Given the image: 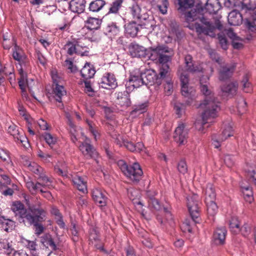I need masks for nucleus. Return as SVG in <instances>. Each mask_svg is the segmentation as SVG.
<instances>
[{
  "label": "nucleus",
  "instance_id": "f257e3e1",
  "mask_svg": "<svg viewBox=\"0 0 256 256\" xmlns=\"http://www.w3.org/2000/svg\"><path fill=\"white\" fill-rule=\"evenodd\" d=\"M209 78L202 76L200 79V88L205 96L204 102L200 104V107L204 110L202 115V120H196L194 124L196 128L201 132H204L206 128L215 122L220 110L218 104L214 100V94L208 87Z\"/></svg>",
  "mask_w": 256,
  "mask_h": 256
},
{
  "label": "nucleus",
  "instance_id": "f03ea898",
  "mask_svg": "<svg viewBox=\"0 0 256 256\" xmlns=\"http://www.w3.org/2000/svg\"><path fill=\"white\" fill-rule=\"evenodd\" d=\"M149 50L150 59L152 61H156L162 64L159 74L160 78H164L170 68L168 63L171 62L174 56L172 50L162 44L150 47Z\"/></svg>",
  "mask_w": 256,
  "mask_h": 256
},
{
  "label": "nucleus",
  "instance_id": "7ed1b4c3",
  "mask_svg": "<svg viewBox=\"0 0 256 256\" xmlns=\"http://www.w3.org/2000/svg\"><path fill=\"white\" fill-rule=\"evenodd\" d=\"M69 125L70 126V132L72 134L71 140L73 142L75 143L79 139V142H81V144L79 146V148L83 154L87 158H92L96 156V152L90 144V139L84 136L83 134H82L80 137L77 138L78 135L75 134L76 132L75 126L70 120Z\"/></svg>",
  "mask_w": 256,
  "mask_h": 256
},
{
  "label": "nucleus",
  "instance_id": "20e7f679",
  "mask_svg": "<svg viewBox=\"0 0 256 256\" xmlns=\"http://www.w3.org/2000/svg\"><path fill=\"white\" fill-rule=\"evenodd\" d=\"M178 73L180 75L182 94L188 98L186 100V104L192 105L196 99V90L194 88L189 86V78L186 72L178 69Z\"/></svg>",
  "mask_w": 256,
  "mask_h": 256
},
{
  "label": "nucleus",
  "instance_id": "39448f33",
  "mask_svg": "<svg viewBox=\"0 0 256 256\" xmlns=\"http://www.w3.org/2000/svg\"><path fill=\"white\" fill-rule=\"evenodd\" d=\"M30 210L32 214L31 216H28L26 220L30 224H33L35 226V233L37 235H40L42 232L44 228L39 222L45 220L46 212L44 209L40 208L32 207Z\"/></svg>",
  "mask_w": 256,
  "mask_h": 256
},
{
  "label": "nucleus",
  "instance_id": "423d86ee",
  "mask_svg": "<svg viewBox=\"0 0 256 256\" xmlns=\"http://www.w3.org/2000/svg\"><path fill=\"white\" fill-rule=\"evenodd\" d=\"M115 138L116 143L120 146H125L128 150L132 152H144L148 155V153L142 142H138L136 144L126 140L123 136L118 134Z\"/></svg>",
  "mask_w": 256,
  "mask_h": 256
},
{
  "label": "nucleus",
  "instance_id": "0eeeda50",
  "mask_svg": "<svg viewBox=\"0 0 256 256\" xmlns=\"http://www.w3.org/2000/svg\"><path fill=\"white\" fill-rule=\"evenodd\" d=\"M52 78L54 82L53 94L56 100L59 102H62V96L66 94V91L64 86L61 84H62V78H60L56 72H52Z\"/></svg>",
  "mask_w": 256,
  "mask_h": 256
},
{
  "label": "nucleus",
  "instance_id": "6e6552de",
  "mask_svg": "<svg viewBox=\"0 0 256 256\" xmlns=\"http://www.w3.org/2000/svg\"><path fill=\"white\" fill-rule=\"evenodd\" d=\"M144 84V78H142V72L136 69L130 73L128 80L126 82V87L127 91L130 92Z\"/></svg>",
  "mask_w": 256,
  "mask_h": 256
},
{
  "label": "nucleus",
  "instance_id": "1a4fd4ad",
  "mask_svg": "<svg viewBox=\"0 0 256 256\" xmlns=\"http://www.w3.org/2000/svg\"><path fill=\"white\" fill-rule=\"evenodd\" d=\"M198 199V196L196 194H192L187 197V206L193 221L196 222H198L200 216Z\"/></svg>",
  "mask_w": 256,
  "mask_h": 256
},
{
  "label": "nucleus",
  "instance_id": "9d476101",
  "mask_svg": "<svg viewBox=\"0 0 256 256\" xmlns=\"http://www.w3.org/2000/svg\"><path fill=\"white\" fill-rule=\"evenodd\" d=\"M188 138V130L186 128V126L182 122H180L174 130V139L180 145L185 144Z\"/></svg>",
  "mask_w": 256,
  "mask_h": 256
},
{
  "label": "nucleus",
  "instance_id": "9b49d317",
  "mask_svg": "<svg viewBox=\"0 0 256 256\" xmlns=\"http://www.w3.org/2000/svg\"><path fill=\"white\" fill-rule=\"evenodd\" d=\"M143 174L142 170L137 162H134L132 165L129 166L124 175L130 180L138 182L142 178Z\"/></svg>",
  "mask_w": 256,
  "mask_h": 256
},
{
  "label": "nucleus",
  "instance_id": "f8f14e48",
  "mask_svg": "<svg viewBox=\"0 0 256 256\" xmlns=\"http://www.w3.org/2000/svg\"><path fill=\"white\" fill-rule=\"evenodd\" d=\"M32 207H35V206H30L28 210H26L24 208V205L20 202L15 201L12 203L11 209L16 216H18L22 219H26V220L28 216H31L32 214L30 210Z\"/></svg>",
  "mask_w": 256,
  "mask_h": 256
},
{
  "label": "nucleus",
  "instance_id": "ddd939ff",
  "mask_svg": "<svg viewBox=\"0 0 256 256\" xmlns=\"http://www.w3.org/2000/svg\"><path fill=\"white\" fill-rule=\"evenodd\" d=\"M18 72L20 75V78L18 80V85L21 90L22 96L26 97V86H28L29 90L31 92L32 86L34 82L32 78L28 80L27 79L26 74L24 72L22 68H20L18 70Z\"/></svg>",
  "mask_w": 256,
  "mask_h": 256
},
{
  "label": "nucleus",
  "instance_id": "4468645a",
  "mask_svg": "<svg viewBox=\"0 0 256 256\" xmlns=\"http://www.w3.org/2000/svg\"><path fill=\"white\" fill-rule=\"evenodd\" d=\"M100 86L106 89H114L117 87L118 83L114 74L106 73L100 78L99 82Z\"/></svg>",
  "mask_w": 256,
  "mask_h": 256
},
{
  "label": "nucleus",
  "instance_id": "2eb2a0df",
  "mask_svg": "<svg viewBox=\"0 0 256 256\" xmlns=\"http://www.w3.org/2000/svg\"><path fill=\"white\" fill-rule=\"evenodd\" d=\"M201 22L203 24L202 26H200L198 24H195V28L196 32L198 33H204L212 37L214 36V26L210 24V22H206L204 18L201 20Z\"/></svg>",
  "mask_w": 256,
  "mask_h": 256
},
{
  "label": "nucleus",
  "instance_id": "dca6fc26",
  "mask_svg": "<svg viewBox=\"0 0 256 256\" xmlns=\"http://www.w3.org/2000/svg\"><path fill=\"white\" fill-rule=\"evenodd\" d=\"M226 233L227 231L224 227L216 228L212 236V244L216 246L224 244L225 242Z\"/></svg>",
  "mask_w": 256,
  "mask_h": 256
},
{
  "label": "nucleus",
  "instance_id": "f3484780",
  "mask_svg": "<svg viewBox=\"0 0 256 256\" xmlns=\"http://www.w3.org/2000/svg\"><path fill=\"white\" fill-rule=\"evenodd\" d=\"M142 78H144V84L152 85L155 84H160V78L155 71L152 70H146L144 72H142Z\"/></svg>",
  "mask_w": 256,
  "mask_h": 256
},
{
  "label": "nucleus",
  "instance_id": "a211bd4d",
  "mask_svg": "<svg viewBox=\"0 0 256 256\" xmlns=\"http://www.w3.org/2000/svg\"><path fill=\"white\" fill-rule=\"evenodd\" d=\"M236 64L233 63L230 66H226L221 68L219 71V79L221 81H224L228 79L233 73Z\"/></svg>",
  "mask_w": 256,
  "mask_h": 256
},
{
  "label": "nucleus",
  "instance_id": "6ab92c4d",
  "mask_svg": "<svg viewBox=\"0 0 256 256\" xmlns=\"http://www.w3.org/2000/svg\"><path fill=\"white\" fill-rule=\"evenodd\" d=\"M186 70L192 73H196L202 70V68L200 64H194L192 62V58L190 55H186L184 58Z\"/></svg>",
  "mask_w": 256,
  "mask_h": 256
},
{
  "label": "nucleus",
  "instance_id": "aec40b11",
  "mask_svg": "<svg viewBox=\"0 0 256 256\" xmlns=\"http://www.w3.org/2000/svg\"><path fill=\"white\" fill-rule=\"evenodd\" d=\"M129 52L132 57H145L146 54V48L136 44H132L130 46Z\"/></svg>",
  "mask_w": 256,
  "mask_h": 256
},
{
  "label": "nucleus",
  "instance_id": "412c9836",
  "mask_svg": "<svg viewBox=\"0 0 256 256\" xmlns=\"http://www.w3.org/2000/svg\"><path fill=\"white\" fill-rule=\"evenodd\" d=\"M84 0H72L69 3V8L72 12L81 14L85 9Z\"/></svg>",
  "mask_w": 256,
  "mask_h": 256
},
{
  "label": "nucleus",
  "instance_id": "4be33fe9",
  "mask_svg": "<svg viewBox=\"0 0 256 256\" xmlns=\"http://www.w3.org/2000/svg\"><path fill=\"white\" fill-rule=\"evenodd\" d=\"M205 202H210L215 201L216 193L212 184H208L204 190Z\"/></svg>",
  "mask_w": 256,
  "mask_h": 256
},
{
  "label": "nucleus",
  "instance_id": "5701e85b",
  "mask_svg": "<svg viewBox=\"0 0 256 256\" xmlns=\"http://www.w3.org/2000/svg\"><path fill=\"white\" fill-rule=\"evenodd\" d=\"M92 196L96 203L100 206H103L106 204V198L102 190L98 188H94L92 190Z\"/></svg>",
  "mask_w": 256,
  "mask_h": 256
},
{
  "label": "nucleus",
  "instance_id": "b1692460",
  "mask_svg": "<svg viewBox=\"0 0 256 256\" xmlns=\"http://www.w3.org/2000/svg\"><path fill=\"white\" fill-rule=\"evenodd\" d=\"M228 24L231 26H238L242 22V14L236 10L230 12L228 16Z\"/></svg>",
  "mask_w": 256,
  "mask_h": 256
},
{
  "label": "nucleus",
  "instance_id": "393cba45",
  "mask_svg": "<svg viewBox=\"0 0 256 256\" xmlns=\"http://www.w3.org/2000/svg\"><path fill=\"white\" fill-rule=\"evenodd\" d=\"M116 98L117 104L122 108H128L131 104V101L127 92H118Z\"/></svg>",
  "mask_w": 256,
  "mask_h": 256
},
{
  "label": "nucleus",
  "instance_id": "a878e982",
  "mask_svg": "<svg viewBox=\"0 0 256 256\" xmlns=\"http://www.w3.org/2000/svg\"><path fill=\"white\" fill-rule=\"evenodd\" d=\"M96 73V70L93 66L86 62L80 70V74L84 80H88L93 78Z\"/></svg>",
  "mask_w": 256,
  "mask_h": 256
},
{
  "label": "nucleus",
  "instance_id": "bb28decb",
  "mask_svg": "<svg viewBox=\"0 0 256 256\" xmlns=\"http://www.w3.org/2000/svg\"><path fill=\"white\" fill-rule=\"evenodd\" d=\"M148 106V102L136 104L133 107L132 110L130 112V116L132 117L136 116L146 112Z\"/></svg>",
  "mask_w": 256,
  "mask_h": 256
},
{
  "label": "nucleus",
  "instance_id": "cd10ccee",
  "mask_svg": "<svg viewBox=\"0 0 256 256\" xmlns=\"http://www.w3.org/2000/svg\"><path fill=\"white\" fill-rule=\"evenodd\" d=\"M0 250L7 255L12 254L14 250L12 246V242H9L8 240L6 238H0Z\"/></svg>",
  "mask_w": 256,
  "mask_h": 256
},
{
  "label": "nucleus",
  "instance_id": "c85d7f7f",
  "mask_svg": "<svg viewBox=\"0 0 256 256\" xmlns=\"http://www.w3.org/2000/svg\"><path fill=\"white\" fill-rule=\"evenodd\" d=\"M221 8V5L218 0H208L206 9L210 13L215 14Z\"/></svg>",
  "mask_w": 256,
  "mask_h": 256
},
{
  "label": "nucleus",
  "instance_id": "c756f323",
  "mask_svg": "<svg viewBox=\"0 0 256 256\" xmlns=\"http://www.w3.org/2000/svg\"><path fill=\"white\" fill-rule=\"evenodd\" d=\"M72 182L74 186L80 190L85 192L87 190L86 182L82 177L76 176L72 178Z\"/></svg>",
  "mask_w": 256,
  "mask_h": 256
},
{
  "label": "nucleus",
  "instance_id": "7c9ffc66",
  "mask_svg": "<svg viewBox=\"0 0 256 256\" xmlns=\"http://www.w3.org/2000/svg\"><path fill=\"white\" fill-rule=\"evenodd\" d=\"M24 244L26 248L30 250L32 256L38 255L39 248L36 240H26Z\"/></svg>",
  "mask_w": 256,
  "mask_h": 256
},
{
  "label": "nucleus",
  "instance_id": "2f4dec72",
  "mask_svg": "<svg viewBox=\"0 0 256 256\" xmlns=\"http://www.w3.org/2000/svg\"><path fill=\"white\" fill-rule=\"evenodd\" d=\"M104 32L106 34L112 36H115L120 32V28L115 23L112 22L108 24L104 28Z\"/></svg>",
  "mask_w": 256,
  "mask_h": 256
},
{
  "label": "nucleus",
  "instance_id": "473e14b6",
  "mask_svg": "<svg viewBox=\"0 0 256 256\" xmlns=\"http://www.w3.org/2000/svg\"><path fill=\"white\" fill-rule=\"evenodd\" d=\"M54 170L56 174L62 176H67L68 168L64 162H58L54 166Z\"/></svg>",
  "mask_w": 256,
  "mask_h": 256
},
{
  "label": "nucleus",
  "instance_id": "72a5a7b5",
  "mask_svg": "<svg viewBox=\"0 0 256 256\" xmlns=\"http://www.w3.org/2000/svg\"><path fill=\"white\" fill-rule=\"evenodd\" d=\"M88 28L92 30L98 29L101 24V20L95 18L90 17L86 21Z\"/></svg>",
  "mask_w": 256,
  "mask_h": 256
},
{
  "label": "nucleus",
  "instance_id": "f704fd0d",
  "mask_svg": "<svg viewBox=\"0 0 256 256\" xmlns=\"http://www.w3.org/2000/svg\"><path fill=\"white\" fill-rule=\"evenodd\" d=\"M26 186L32 194H35L38 191L40 192H44V190L42 188V185L40 182L34 184L32 181H29L26 183Z\"/></svg>",
  "mask_w": 256,
  "mask_h": 256
},
{
  "label": "nucleus",
  "instance_id": "c9c22d12",
  "mask_svg": "<svg viewBox=\"0 0 256 256\" xmlns=\"http://www.w3.org/2000/svg\"><path fill=\"white\" fill-rule=\"evenodd\" d=\"M241 190L245 200L249 203H251L254 200L252 188L248 186H241Z\"/></svg>",
  "mask_w": 256,
  "mask_h": 256
},
{
  "label": "nucleus",
  "instance_id": "e433bc0d",
  "mask_svg": "<svg viewBox=\"0 0 256 256\" xmlns=\"http://www.w3.org/2000/svg\"><path fill=\"white\" fill-rule=\"evenodd\" d=\"M42 242L45 247L52 250H56V246L50 235L44 236L42 239Z\"/></svg>",
  "mask_w": 256,
  "mask_h": 256
},
{
  "label": "nucleus",
  "instance_id": "4c0bfd02",
  "mask_svg": "<svg viewBox=\"0 0 256 256\" xmlns=\"http://www.w3.org/2000/svg\"><path fill=\"white\" fill-rule=\"evenodd\" d=\"M238 84L236 82H232L226 86H224L222 87V91L228 94V95H232L235 94L238 89Z\"/></svg>",
  "mask_w": 256,
  "mask_h": 256
},
{
  "label": "nucleus",
  "instance_id": "58836bf2",
  "mask_svg": "<svg viewBox=\"0 0 256 256\" xmlns=\"http://www.w3.org/2000/svg\"><path fill=\"white\" fill-rule=\"evenodd\" d=\"M106 4L104 0H95L90 2L89 9L90 11L96 12L100 11Z\"/></svg>",
  "mask_w": 256,
  "mask_h": 256
},
{
  "label": "nucleus",
  "instance_id": "ea45409f",
  "mask_svg": "<svg viewBox=\"0 0 256 256\" xmlns=\"http://www.w3.org/2000/svg\"><path fill=\"white\" fill-rule=\"evenodd\" d=\"M230 228L231 231L235 234L240 232V224L236 216H232L229 222Z\"/></svg>",
  "mask_w": 256,
  "mask_h": 256
},
{
  "label": "nucleus",
  "instance_id": "a19ab883",
  "mask_svg": "<svg viewBox=\"0 0 256 256\" xmlns=\"http://www.w3.org/2000/svg\"><path fill=\"white\" fill-rule=\"evenodd\" d=\"M126 33L132 37H134L136 36L138 28L136 22H132L126 26Z\"/></svg>",
  "mask_w": 256,
  "mask_h": 256
},
{
  "label": "nucleus",
  "instance_id": "79ce46f5",
  "mask_svg": "<svg viewBox=\"0 0 256 256\" xmlns=\"http://www.w3.org/2000/svg\"><path fill=\"white\" fill-rule=\"evenodd\" d=\"M240 88L245 92H250L252 90V86L249 82L247 75H246L240 83Z\"/></svg>",
  "mask_w": 256,
  "mask_h": 256
},
{
  "label": "nucleus",
  "instance_id": "37998d69",
  "mask_svg": "<svg viewBox=\"0 0 256 256\" xmlns=\"http://www.w3.org/2000/svg\"><path fill=\"white\" fill-rule=\"evenodd\" d=\"M207 207V212L209 216L214 217L218 212V207L214 201L205 202Z\"/></svg>",
  "mask_w": 256,
  "mask_h": 256
},
{
  "label": "nucleus",
  "instance_id": "c03bdc74",
  "mask_svg": "<svg viewBox=\"0 0 256 256\" xmlns=\"http://www.w3.org/2000/svg\"><path fill=\"white\" fill-rule=\"evenodd\" d=\"M178 1L180 6L178 10L182 12L192 7L194 3V0H178Z\"/></svg>",
  "mask_w": 256,
  "mask_h": 256
},
{
  "label": "nucleus",
  "instance_id": "a18cd8bd",
  "mask_svg": "<svg viewBox=\"0 0 256 256\" xmlns=\"http://www.w3.org/2000/svg\"><path fill=\"white\" fill-rule=\"evenodd\" d=\"M234 130L232 126L230 125L226 126L223 130L222 134L220 136V140L222 141H224L228 138L233 136Z\"/></svg>",
  "mask_w": 256,
  "mask_h": 256
},
{
  "label": "nucleus",
  "instance_id": "49530a36",
  "mask_svg": "<svg viewBox=\"0 0 256 256\" xmlns=\"http://www.w3.org/2000/svg\"><path fill=\"white\" fill-rule=\"evenodd\" d=\"M0 223L2 224V228L6 232L12 230L14 225L13 221L4 218H0Z\"/></svg>",
  "mask_w": 256,
  "mask_h": 256
},
{
  "label": "nucleus",
  "instance_id": "de8ad7c7",
  "mask_svg": "<svg viewBox=\"0 0 256 256\" xmlns=\"http://www.w3.org/2000/svg\"><path fill=\"white\" fill-rule=\"evenodd\" d=\"M246 103L244 99L242 97H240L238 100L237 109L239 114H242L246 111Z\"/></svg>",
  "mask_w": 256,
  "mask_h": 256
},
{
  "label": "nucleus",
  "instance_id": "09e8293b",
  "mask_svg": "<svg viewBox=\"0 0 256 256\" xmlns=\"http://www.w3.org/2000/svg\"><path fill=\"white\" fill-rule=\"evenodd\" d=\"M28 167L30 170L38 176H40L43 171V168L35 162H30Z\"/></svg>",
  "mask_w": 256,
  "mask_h": 256
},
{
  "label": "nucleus",
  "instance_id": "8fccbe9b",
  "mask_svg": "<svg viewBox=\"0 0 256 256\" xmlns=\"http://www.w3.org/2000/svg\"><path fill=\"white\" fill-rule=\"evenodd\" d=\"M64 48L66 50L67 54L70 56L78 53L76 49V44L72 42H68L65 45Z\"/></svg>",
  "mask_w": 256,
  "mask_h": 256
},
{
  "label": "nucleus",
  "instance_id": "3c124183",
  "mask_svg": "<svg viewBox=\"0 0 256 256\" xmlns=\"http://www.w3.org/2000/svg\"><path fill=\"white\" fill-rule=\"evenodd\" d=\"M130 10L131 14L134 18L140 19V18L141 8L138 4H134L131 7H130Z\"/></svg>",
  "mask_w": 256,
  "mask_h": 256
},
{
  "label": "nucleus",
  "instance_id": "603ef678",
  "mask_svg": "<svg viewBox=\"0 0 256 256\" xmlns=\"http://www.w3.org/2000/svg\"><path fill=\"white\" fill-rule=\"evenodd\" d=\"M123 0H116L113 2L110 8L108 13L116 14L120 8Z\"/></svg>",
  "mask_w": 256,
  "mask_h": 256
},
{
  "label": "nucleus",
  "instance_id": "864d4df0",
  "mask_svg": "<svg viewBox=\"0 0 256 256\" xmlns=\"http://www.w3.org/2000/svg\"><path fill=\"white\" fill-rule=\"evenodd\" d=\"M242 8L248 10H253L256 8V0H242Z\"/></svg>",
  "mask_w": 256,
  "mask_h": 256
},
{
  "label": "nucleus",
  "instance_id": "5fc2aeb1",
  "mask_svg": "<svg viewBox=\"0 0 256 256\" xmlns=\"http://www.w3.org/2000/svg\"><path fill=\"white\" fill-rule=\"evenodd\" d=\"M194 226L195 224L193 222L186 220L182 224L180 228L184 232L192 233V232L193 226Z\"/></svg>",
  "mask_w": 256,
  "mask_h": 256
},
{
  "label": "nucleus",
  "instance_id": "6e6d98bb",
  "mask_svg": "<svg viewBox=\"0 0 256 256\" xmlns=\"http://www.w3.org/2000/svg\"><path fill=\"white\" fill-rule=\"evenodd\" d=\"M42 136L46 142L51 147L56 142V138L50 133L46 132L42 135Z\"/></svg>",
  "mask_w": 256,
  "mask_h": 256
},
{
  "label": "nucleus",
  "instance_id": "4d7b16f0",
  "mask_svg": "<svg viewBox=\"0 0 256 256\" xmlns=\"http://www.w3.org/2000/svg\"><path fill=\"white\" fill-rule=\"evenodd\" d=\"M174 108L178 117H180L185 112L186 106L184 104L176 103Z\"/></svg>",
  "mask_w": 256,
  "mask_h": 256
},
{
  "label": "nucleus",
  "instance_id": "13d9d810",
  "mask_svg": "<svg viewBox=\"0 0 256 256\" xmlns=\"http://www.w3.org/2000/svg\"><path fill=\"white\" fill-rule=\"evenodd\" d=\"M39 178L42 181V185L44 186H48V188L52 186V180L46 176L44 174L42 173L39 176Z\"/></svg>",
  "mask_w": 256,
  "mask_h": 256
},
{
  "label": "nucleus",
  "instance_id": "bf43d9fd",
  "mask_svg": "<svg viewBox=\"0 0 256 256\" xmlns=\"http://www.w3.org/2000/svg\"><path fill=\"white\" fill-rule=\"evenodd\" d=\"M20 50H21L20 48L16 45L14 46L13 50L12 56L15 60L19 62H20L22 59V56L20 54Z\"/></svg>",
  "mask_w": 256,
  "mask_h": 256
},
{
  "label": "nucleus",
  "instance_id": "052dcab7",
  "mask_svg": "<svg viewBox=\"0 0 256 256\" xmlns=\"http://www.w3.org/2000/svg\"><path fill=\"white\" fill-rule=\"evenodd\" d=\"M250 180L256 185V167L250 168L247 171Z\"/></svg>",
  "mask_w": 256,
  "mask_h": 256
},
{
  "label": "nucleus",
  "instance_id": "680f3d73",
  "mask_svg": "<svg viewBox=\"0 0 256 256\" xmlns=\"http://www.w3.org/2000/svg\"><path fill=\"white\" fill-rule=\"evenodd\" d=\"M98 238L97 230L94 228L90 229L89 232V240L93 244L94 242H96L98 240Z\"/></svg>",
  "mask_w": 256,
  "mask_h": 256
},
{
  "label": "nucleus",
  "instance_id": "e2e57ef3",
  "mask_svg": "<svg viewBox=\"0 0 256 256\" xmlns=\"http://www.w3.org/2000/svg\"><path fill=\"white\" fill-rule=\"evenodd\" d=\"M162 4L158 5V8L162 14H166L167 12V10L168 6V0H160Z\"/></svg>",
  "mask_w": 256,
  "mask_h": 256
},
{
  "label": "nucleus",
  "instance_id": "0e129e2a",
  "mask_svg": "<svg viewBox=\"0 0 256 256\" xmlns=\"http://www.w3.org/2000/svg\"><path fill=\"white\" fill-rule=\"evenodd\" d=\"M218 40L222 48L224 50H226L228 44L226 36L222 34H218Z\"/></svg>",
  "mask_w": 256,
  "mask_h": 256
},
{
  "label": "nucleus",
  "instance_id": "69168bd1",
  "mask_svg": "<svg viewBox=\"0 0 256 256\" xmlns=\"http://www.w3.org/2000/svg\"><path fill=\"white\" fill-rule=\"evenodd\" d=\"M38 157L41 158L42 161L46 162H50V158H52V156L48 154L44 153L41 150H38Z\"/></svg>",
  "mask_w": 256,
  "mask_h": 256
},
{
  "label": "nucleus",
  "instance_id": "338daca9",
  "mask_svg": "<svg viewBox=\"0 0 256 256\" xmlns=\"http://www.w3.org/2000/svg\"><path fill=\"white\" fill-rule=\"evenodd\" d=\"M18 110L20 112V114L22 116L24 119L28 122V124L31 123L32 118L30 116L27 114L25 108H24L22 106H20L18 108Z\"/></svg>",
  "mask_w": 256,
  "mask_h": 256
},
{
  "label": "nucleus",
  "instance_id": "774afa93",
  "mask_svg": "<svg viewBox=\"0 0 256 256\" xmlns=\"http://www.w3.org/2000/svg\"><path fill=\"white\" fill-rule=\"evenodd\" d=\"M178 170L182 174H184L187 172L188 168L185 161L181 160L178 165Z\"/></svg>",
  "mask_w": 256,
  "mask_h": 256
}]
</instances>
